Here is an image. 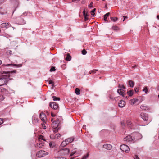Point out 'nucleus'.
I'll use <instances>...</instances> for the list:
<instances>
[{
  "label": "nucleus",
  "mask_w": 159,
  "mask_h": 159,
  "mask_svg": "<svg viewBox=\"0 0 159 159\" xmlns=\"http://www.w3.org/2000/svg\"><path fill=\"white\" fill-rule=\"evenodd\" d=\"M96 10V8H94L91 12V14L92 15V16H95V13H94V12L95 11V10Z\"/></svg>",
  "instance_id": "cd10ccee"
},
{
  "label": "nucleus",
  "mask_w": 159,
  "mask_h": 159,
  "mask_svg": "<svg viewBox=\"0 0 159 159\" xmlns=\"http://www.w3.org/2000/svg\"><path fill=\"white\" fill-rule=\"evenodd\" d=\"M13 65L17 67H21L22 66V64H13Z\"/></svg>",
  "instance_id": "c756f323"
},
{
  "label": "nucleus",
  "mask_w": 159,
  "mask_h": 159,
  "mask_svg": "<svg viewBox=\"0 0 159 159\" xmlns=\"http://www.w3.org/2000/svg\"><path fill=\"white\" fill-rule=\"evenodd\" d=\"M140 108L143 110H147L149 109L148 107L145 106L143 105H141L140 106Z\"/></svg>",
  "instance_id": "dca6fc26"
},
{
  "label": "nucleus",
  "mask_w": 159,
  "mask_h": 159,
  "mask_svg": "<svg viewBox=\"0 0 159 159\" xmlns=\"http://www.w3.org/2000/svg\"><path fill=\"white\" fill-rule=\"evenodd\" d=\"M3 122V120L1 118H0V125L2 124Z\"/></svg>",
  "instance_id": "09e8293b"
},
{
  "label": "nucleus",
  "mask_w": 159,
  "mask_h": 159,
  "mask_svg": "<svg viewBox=\"0 0 159 159\" xmlns=\"http://www.w3.org/2000/svg\"><path fill=\"white\" fill-rule=\"evenodd\" d=\"M87 51L85 49H83L82 51V53L83 55H85L87 53Z\"/></svg>",
  "instance_id": "ea45409f"
},
{
  "label": "nucleus",
  "mask_w": 159,
  "mask_h": 159,
  "mask_svg": "<svg viewBox=\"0 0 159 159\" xmlns=\"http://www.w3.org/2000/svg\"><path fill=\"white\" fill-rule=\"evenodd\" d=\"M117 98V97H116L114 98L113 96H112L111 95L110 96V98L111 100H116Z\"/></svg>",
  "instance_id": "79ce46f5"
},
{
  "label": "nucleus",
  "mask_w": 159,
  "mask_h": 159,
  "mask_svg": "<svg viewBox=\"0 0 159 159\" xmlns=\"http://www.w3.org/2000/svg\"><path fill=\"white\" fill-rule=\"evenodd\" d=\"M59 152L62 155H66L69 153L70 150L68 148H64L60 150Z\"/></svg>",
  "instance_id": "39448f33"
},
{
  "label": "nucleus",
  "mask_w": 159,
  "mask_h": 159,
  "mask_svg": "<svg viewBox=\"0 0 159 159\" xmlns=\"http://www.w3.org/2000/svg\"><path fill=\"white\" fill-rule=\"evenodd\" d=\"M134 90L136 93H137L139 91V88L137 87H135L134 88Z\"/></svg>",
  "instance_id": "2f4dec72"
},
{
  "label": "nucleus",
  "mask_w": 159,
  "mask_h": 159,
  "mask_svg": "<svg viewBox=\"0 0 159 159\" xmlns=\"http://www.w3.org/2000/svg\"><path fill=\"white\" fill-rule=\"evenodd\" d=\"M9 74L7 73V75H3L0 78V86H1L7 83L9 79Z\"/></svg>",
  "instance_id": "f257e3e1"
},
{
  "label": "nucleus",
  "mask_w": 159,
  "mask_h": 159,
  "mask_svg": "<svg viewBox=\"0 0 159 159\" xmlns=\"http://www.w3.org/2000/svg\"><path fill=\"white\" fill-rule=\"evenodd\" d=\"M75 153V152H72V153H71L70 154V156H72Z\"/></svg>",
  "instance_id": "5fc2aeb1"
},
{
  "label": "nucleus",
  "mask_w": 159,
  "mask_h": 159,
  "mask_svg": "<svg viewBox=\"0 0 159 159\" xmlns=\"http://www.w3.org/2000/svg\"><path fill=\"white\" fill-rule=\"evenodd\" d=\"M140 116L145 121H146L148 120V117L147 114L143 113L140 114Z\"/></svg>",
  "instance_id": "0eeeda50"
},
{
  "label": "nucleus",
  "mask_w": 159,
  "mask_h": 159,
  "mask_svg": "<svg viewBox=\"0 0 159 159\" xmlns=\"http://www.w3.org/2000/svg\"><path fill=\"white\" fill-rule=\"evenodd\" d=\"M137 67V66H136V65H134V66H132V68H135V67Z\"/></svg>",
  "instance_id": "4d7b16f0"
},
{
  "label": "nucleus",
  "mask_w": 159,
  "mask_h": 159,
  "mask_svg": "<svg viewBox=\"0 0 159 159\" xmlns=\"http://www.w3.org/2000/svg\"><path fill=\"white\" fill-rule=\"evenodd\" d=\"M113 29L114 30H117L118 29V28L116 26H114L112 27Z\"/></svg>",
  "instance_id": "a19ab883"
},
{
  "label": "nucleus",
  "mask_w": 159,
  "mask_h": 159,
  "mask_svg": "<svg viewBox=\"0 0 159 159\" xmlns=\"http://www.w3.org/2000/svg\"><path fill=\"white\" fill-rule=\"evenodd\" d=\"M85 127H86V126H85H85L84 125V126H83V128H84V129Z\"/></svg>",
  "instance_id": "052dcab7"
},
{
  "label": "nucleus",
  "mask_w": 159,
  "mask_h": 159,
  "mask_svg": "<svg viewBox=\"0 0 159 159\" xmlns=\"http://www.w3.org/2000/svg\"><path fill=\"white\" fill-rule=\"evenodd\" d=\"M112 146L111 145V144H105L103 145V147L104 148L107 150H111L112 148Z\"/></svg>",
  "instance_id": "9d476101"
},
{
  "label": "nucleus",
  "mask_w": 159,
  "mask_h": 159,
  "mask_svg": "<svg viewBox=\"0 0 159 159\" xmlns=\"http://www.w3.org/2000/svg\"><path fill=\"white\" fill-rule=\"evenodd\" d=\"M60 137V134H56L54 136L55 139H58Z\"/></svg>",
  "instance_id": "473e14b6"
},
{
  "label": "nucleus",
  "mask_w": 159,
  "mask_h": 159,
  "mask_svg": "<svg viewBox=\"0 0 159 159\" xmlns=\"http://www.w3.org/2000/svg\"><path fill=\"white\" fill-rule=\"evenodd\" d=\"M27 15V13L26 12H25L23 13L22 15L21 16L22 17L23 16H26Z\"/></svg>",
  "instance_id": "a18cd8bd"
},
{
  "label": "nucleus",
  "mask_w": 159,
  "mask_h": 159,
  "mask_svg": "<svg viewBox=\"0 0 159 159\" xmlns=\"http://www.w3.org/2000/svg\"><path fill=\"white\" fill-rule=\"evenodd\" d=\"M120 148L122 151L126 153L129 152L130 150L129 147L125 144H123L120 145Z\"/></svg>",
  "instance_id": "20e7f679"
},
{
  "label": "nucleus",
  "mask_w": 159,
  "mask_h": 159,
  "mask_svg": "<svg viewBox=\"0 0 159 159\" xmlns=\"http://www.w3.org/2000/svg\"><path fill=\"white\" fill-rule=\"evenodd\" d=\"M75 93L78 95H80V89L78 88H76L75 89Z\"/></svg>",
  "instance_id": "4be33fe9"
},
{
  "label": "nucleus",
  "mask_w": 159,
  "mask_h": 159,
  "mask_svg": "<svg viewBox=\"0 0 159 159\" xmlns=\"http://www.w3.org/2000/svg\"><path fill=\"white\" fill-rule=\"evenodd\" d=\"M56 70L55 67L53 66H52L50 70V72H52L53 71H55Z\"/></svg>",
  "instance_id": "e433bc0d"
},
{
  "label": "nucleus",
  "mask_w": 159,
  "mask_h": 159,
  "mask_svg": "<svg viewBox=\"0 0 159 159\" xmlns=\"http://www.w3.org/2000/svg\"><path fill=\"white\" fill-rule=\"evenodd\" d=\"M42 127L44 129H45L46 128V127L45 125V124L43 123L42 124Z\"/></svg>",
  "instance_id": "de8ad7c7"
},
{
  "label": "nucleus",
  "mask_w": 159,
  "mask_h": 159,
  "mask_svg": "<svg viewBox=\"0 0 159 159\" xmlns=\"http://www.w3.org/2000/svg\"><path fill=\"white\" fill-rule=\"evenodd\" d=\"M133 90H131L128 91L127 92V94L130 96H132L133 94Z\"/></svg>",
  "instance_id": "aec40b11"
},
{
  "label": "nucleus",
  "mask_w": 159,
  "mask_h": 159,
  "mask_svg": "<svg viewBox=\"0 0 159 159\" xmlns=\"http://www.w3.org/2000/svg\"><path fill=\"white\" fill-rule=\"evenodd\" d=\"M51 116L52 117H54L55 116V115L53 114V113H51Z\"/></svg>",
  "instance_id": "6e6d98bb"
},
{
  "label": "nucleus",
  "mask_w": 159,
  "mask_h": 159,
  "mask_svg": "<svg viewBox=\"0 0 159 159\" xmlns=\"http://www.w3.org/2000/svg\"><path fill=\"white\" fill-rule=\"evenodd\" d=\"M111 19L112 21L115 22L117 20L118 18L116 17H112L111 18Z\"/></svg>",
  "instance_id": "7c9ffc66"
},
{
  "label": "nucleus",
  "mask_w": 159,
  "mask_h": 159,
  "mask_svg": "<svg viewBox=\"0 0 159 159\" xmlns=\"http://www.w3.org/2000/svg\"><path fill=\"white\" fill-rule=\"evenodd\" d=\"M124 18V20L125 19H126L127 18V16H123Z\"/></svg>",
  "instance_id": "603ef678"
},
{
  "label": "nucleus",
  "mask_w": 159,
  "mask_h": 159,
  "mask_svg": "<svg viewBox=\"0 0 159 159\" xmlns=\"http://www.w3.org/2000/svg\"><path fill=\"white\" fill-rule=\"evenodd\" d=\"M126 99H128L129 98V96H126Z\"/></svg>",
  "instance_id": "e2e57ef3"
},
{
  "label": "nucleus",
  "mask_w": 159,
  "mask_h": 159,
  "mask_svg": "<svg viewBox=\"0 0 159 159\" xmlns=\"http://www.w3.org/2000/svg\"><path fill=\"white\" fill-rule=\"evenodd\" d=\"M9 24L7 23H3L1 25L2 27L7 28L9 25Z\"/></svg>",
  "instance_id": "412c9836"
},
{
  "label": "nucleus",
  "mask_w": 159,
  "mask_h": 159,
  "mask_svg": "<svg viewBox=\"0 0 159 159\" xmlns=\"http://www.w3.org/2000/svg\"><path fill=\"white\" fill-rule=\"evenodd\" d=\"M49 83L50 84H52V86H54V82L52 80H49Z\"/></svg>",
  "instance_id": "4c0bfd02"
},
{
  "label": "nucleus",
  "mask_w": 159,
  "mask_h": 159,
  "mask_svg": "<svg viewBox=\"0 0 159 159\" xmlns=\"http://www.w3.org/2000/svg\"><path fill=\"white\" fill-rule=\"evenodd\" d=\"M44 146L43 143H37L36 144L35 146L36 148H41Z\"/></svg>",
  "instance_id": "4468645a"
},
{
  "label": "nucleus",
  "mask_w": 159,
  "mask_h": 159,
  "mask_svg": "<svg viewBox=\"0 0 159 159\" xmlns=\"http://www.w3.org/2000/svg\"><path fill=\"white\" fill-rule=\"evenodd\" d=\"M71 56H70V55L68 53L67 54V56L65 58V59L66 61H70L71 59Z\"/></svg>",
  "instance_id": "a211bd4d"
},
{
  "label": "nucleus",
  "mask_w": 159,
  "mask_h": 159,
  "mask_svg": "<svg viewBox=\"0 0 159 159\" xmlns=\"http://www.w3.org/2000/svg\"><path fill=\"white\" fill-rule=\"evenodd\" d=\"M126 124L128 126H129L132 124V122L131 120H128L126 121Z\"/></svg>",
  "instance_id": "a878e982"
},
{
  "label": "nucleus",
  "mask_w": 159,
  "mask_h": 159,
  "mask_svg": "<svg viewBox=\"0 0 159 159\" xmlns=\"http://www.w3.org/2000/svg\"><path fill=\"white\" fill-rule=\"evenodd\" d=\"M49 106L52 108H53L54 110L57 109L58 107V106L56 102H50L49 104Z\"/></svg>",
  "instance_id": "6e6552de"
},
{
  "label": "nucleus",
  "mask_w": 159,
  "mask_h": 159,
  "mask_svg": "<svg viewBox=\"0 0 159 159\" xmlns=\"http://www.w3.org/2000/svg\"><path fill=\"white\" fill-rule=\"evenodd\" d=\"M110 13L108 12V13H107L105 15H104V16H106L107 17L108 16L110 15Z\"/></svg>",
  "instance_id": "8fccbe9b"
},
{
  "label": "nucleus",
  "mask_w": 159,
  "mask_h": 159,
  "mask_svg": "<svg viewBox=\"0 0 159 159\" xmlns=\"http://www.w3.org/2000/svg\"><path fill=\"white\" fill-rule=\"evenodd\" d=\"M40 117L43 123H45L46 122V115L43 113H41L40 115Z\"/></svg>",
  "instance_id": "1a4fd4ad"
},
{
  "label": "nucleus",
  "mask_w": 159,
  "mask_h": 159,
  "mask_svg": "<svg viewBox=\"0 0 159 159\" xmlns=\"http://www.w3.org/2000/svg\"><path fill=\"white\" fill-rule=\"evenodd\" d=\"M59 121L57 119L55 121L53 122L51 124V127L53 128V130L54 133L57 132L59 129L58 128Z\"/></svg>",
  "instance_id": "f03ea898"
},
{
  "label": "nucleus",
  "mask_w": 159,
  "mask_h": 159,
  "mask_svg": "<svg viewBox=\"0 0 159 159\" xmlns=\"http://www.w3.org/2000/svg\"><path fill=\"white\" fill-rule=\"evenodd\" d=\"M117 92L120 94L122 95L123 97H125V93L123 90L118 89L117 90Z\"/></svg>",
  "instance_id": "ddd939ff"
},
{
  "label": "nucleus",
  "mask_w": 159,
  "mask_h": 159,
  "mask_svg": "<svg viewBox=\"0 0 159 159\" xmlns=\"http://www.w3.org/2000/svg\"><path fill=\"white\" fill-rule=\"evenodd\" d=\"M7 55H11L12 53V52L10 50H8L7 52Z\"/></svg>",
  "instance_id": "58836bf2"
},
{
  "label": "nucleus",
  "mask_w": 159,
  "mask_h": 159,
  "mask_svg": "<svg viewBox=\"0 0 159 159\" xmlns=\"http://www.w3.org/2000/svg\"><path fill=\"white\" fill-rule=\"evenodd\" d=\"M98 71V70H93L92 71H89V73L91 74V73H93L94 74L97 71Z\"/></svg>",
  "instance_id": "c85d7f7f"
},
{
  "label": "nucleus",
  "mask_w": 159,
  "mask_h": 159,
  "mask_svg": "<svg viewBox=\"0 0 159 159\" xmlns=\"http://www.w3.org/2000/svg\"><path fill=\"white\" fill-rule=\"evenodd\" d=\"M84 2H83H83H82V3L84 4Z\"/></svg>",
  "instance_id": "338daca9"
},
{
  "label": "nucleus",
  "mask_w": 159,
  "mask_h": 159,
  "mask_svg": "<svg viewBox=\"0 0 159 159\" xmlns=\"http://www.w3.org/2000/svg\"><path fill=\"white\" fill-rule=\"evenodd\" d=\"M157 89L158 90H159V85H158V86L157 87Z\"/></svg>",
  "instance_id": "0e129e2a"
},
{
  "label": "nucleus",
  "mask_w": 159,
  "mask_h": 159,
  "mask_svg": "<svg viewBox=\"0 0 159 159\" xmlns=\"http://www.w3.org/2000/svg\"><path fill=\"white\" fill-rule=\"evenodd\" d=\"M57 159H64V158L63 157H58Z\"/></svg>",
  "instance_id": "864d4df0"
},
{
  "label": "nucleus",
  "mask_w": 159,
  "mask_h": 159,
  "mask_svg": "<svg viewBox=\"0 0 159 159\" xmlns=\"http://www.w3.org/2000/svg\"><path fill=\"white\" fill-rule=\"evenodd\" d=\"M148 90L147 87V86L145 87L143 90V91H144L145 93H146L148 92Z\"/></svg>",
  "instance_id": "bb28decb"
},
{
  "label": "nucleus",
  "mask_w": 159,
  "mask_h": 159,
  "mask_svg": "<svg viewBox=\"0 0 159 159\" xmlns=\"http://www.w3.org/2000/svg\"><path fill=\"white\" fill-rule=\"evenodd\" d=\"M52 98H53V99L54 101L57 100H60V98L59 97H57L56 96H53L52 97Z\"/></svg>",
  "instance_id": "393cba45"
},
{
  "label": "nucleus",
  "mask_w": 159,
  "mask_h": 159,
  "mask_svg": "<svg viewBox=\"0 0 159 159\" xmlns=\"http://www.w3.org/2000/svg\"><path fill=\"white\" fill-rule=\"evenodd\" d=\"M157 18L159 20V15L157 16Z\"/></svg>",
  "instance_id": "13d9d810"
},
{
  "label": "nucleus",
  "mask_w": 159,
  "mask_h": 159,
  "mask_svg": "<svg viewBox=\"0 0 159 159\" xmlns=\"http://www.w3.org/2000/svg\"><path fill=\"white\" fill-rule=\"evenodd\" d=\"M67 144H68V143H67L66 141L65 140L62 142L61 145L62 147H65Z\"/></svg>",
  "instance_id": "b1692460"
},
{
  "label": "nucleus",
  "mask_w": 159,
  "mask_h": 159,
  "mask_svg": "<svg viewBox=\"0 0 159 159\" xmlns=\"http://www.w3.org/2000/svg\"><path fill=\"white\" fill-rule=\"evenodd\" d=\"M10 64H7V65H6V66H10Z\"/></svg>",
  "instance_id": "69168bd1"
},
{
  "label": "nucleus",
  "mask_w": 159,
  "mask_h": 159,
  "mask_svg": "<svg viewBox=\"0 0 159 159\" xmlns=\"http://www.w3.org/2000/svg\"><path fill=\"white\" fill-rule=\"evenodd\" d=\"M88 16V15H87V13H86V14H85V15H84V20L86 21L87 20H88V18L87 17Z\"/></svg>",
  "instance_id": "c9c22d12"
},
{
  "label": "nucleus",
  "mask_w": 159,
  "mask_h": 159,
  "mask_svg": "<svg viewBox=\"0 0 159 159\" xmlns=\"http://www.w3.org/2000/svg\"><path fill=\"white\" fill-rule=\"evenodd\" d=\"M48 153L43 150H40L38 151L36 154L37 157H41L48 155Z\"/></svg>",
  "instance_id": "7ed1b4c3"
},
{
  "label": "nucleus",
  "mask_w": 159,
  "mask_h": 159,
  "mask_svg": "<svg viewBox=\"0 0 159 159\" xmlns=\"http://www.w3.org/2000/svg\"><path fill=\"white\" fill-rule=\"evenodd\" d=\"M93 4V3L92 2H91L90 4L89 5L88 7L90 8H92V7H93L92 4Z\"/></svg>",
  "instance_id": "37998d69"
},
{
  "label": "nucleus",
  "mask_w": 159,
  "mask_h": 159,
  "mask_svg": "<svg viewBox=\"0 0 159 159\" xmlns=\"http://www.w3.org/2000/svg\"><path fill=\"white\" fill-rule=\"evenodd\" d=\"M124 141L127 143H130L132 142L133 139L131 136L128 135L124 139Z\"/></svg>",
  "instance_id": "423d86ee"
},
{
  "label": "nucleus",
  "mask_w": 159,
  "mask_h": 159,
  "mask_svg": "<svg viewBox=\"0 0 159 159\" xmlns=\"http://www.w3.org/2000/svg\"><path fill=\"white\" fill-rule=\"evenodd\" d=\"M18 22L19 24L20 25H23L26 24V21L24 20V19L21 18L18 19Z\"/></svg>",
  "instance_id": "f8f14e48"
},
{
  "label": "nucleus",
  "mask_w": 159,
  "mask_h": 159,
  "mask_svg": "<svg viewBox=\"0 0 159 159\" xmlns=\"http://www.w3.org/2000/svg\"><path fill=\"white\" fill-rule=\"evenodd\" d=\"M131 104L132 105H133L134 103H136L138 101V99H137L134 98L131 100Z\"/></svg>",
  "instance_id": "6ab92c4d"
},
{
  "label": "nucleus",
  "mask_w": 159,
  "mask_h": 159,
  "mask_svg": "<svg viewBox=\"0 0 159 159\" xmlns=\"http://www.w3.org/2000/svg\"><path fill=\"white\" fill-rule=\"evenodd\" d=\"M89 156V154L88 153V154L87 155H85L84 156H83L81 159H86Z\"/></svg>",
  "instance_id": "f704fd0d"
},
{
  "label": "nucleus",
  "mask_w": 159,
  "mask_h": 159,
  "mask_svg": "<svg viewBox=\"0 0 159 159\" xmlns=\"http://www.w3.org/2000/svg\"><path fill=\"white\" fill-rule=\"evenodd\" d=\"M49 146L51 148H52L53 147V146L52 143H49Z\"/></svg>",
  "instance_id": "49530a36"
},
{
  "label": "nucleus",
  "mask_w": 159,
  "mask_h": 159,
  "mask_svg": "<svg viewBox=\"0 0 159 159\" xmlns=\"http://www.w3.org/2000/svg\"><path fill=\"white\" fill-rule=\"evenodd\" d=\"M9 26H10V27H11L13 28V27H12V26L11 25H9Z\"/></svg>",
  "instance_id": "680f3d73"
},
{
  "label": "nucleus",
  "mask_w": 159,
  "mask_h": 159,
  "mask_svg": "<svg viewBox=\"0 0 159 159\" xmlns=\"http://www.w3.org/2000/svg\"><path fill=\"white\" fill-rule=\"evenodd\" d=\"M83 15H85V14H86V11L84 9V11H83Z\"/></svg>",
  "instance_id": "3c124183"
},
{
  "label": "nucleus",
  "mask_w": 159,
  "mask_h": 159,
  "mask_svg": "<svg viewBox=\"0 0 159 159\" xmlns=\"http://www.w3.org/2000/svg\"><path fill=\"white\" fill-rule=\"evenodd\" d=\"M104 20L105 21L107 22V17L104 15Z\"/></svg>",
  "instance_id": "c03bdc74"
},
{
  "label": "nucleus",
  "mask_w": 159,
  "mask_h": 159,
  "mask_svg": "<svg viewBox=\"0 0 159 159\" xmlns=\"http://www.w3.org/2000/svg\"><path fill=\"white\" fill-rule=\"evenodd\" d=\"M66 141L67 143L69 144L70 143H71L74 140V138L72 137L68 138L65 140Z\"/></svg>",
  "instance_id": "2eb2a0df"
},
{
  "label": "nucleus",
  "mask_w": 159,
  "mask_h": 159,
  "mask_svg": "<svg viewBox=\"0 0 159 159\" xmlns=\"http://www.w3.org/2000/svg\"><path fill=\"white\" fill-rule=\"evenodd\" d=\"M2 61L1 60H0V65L2 64Z\"/></svg>",
  "instance_id": "bf43d9fd"
},
{
  "label": "nucleus",
  "mask_w": 159,
  "mask_h": 159,
  "mask_svg": "<svg viewBox=\"0 0 159 159\" xmlns=\"http://www.w3.org/2000/svg\"><path fill=\"white\" fill-rule=\"evenodd\" d=\"M38 139L39 140V141H40V139L43 140L45 141H46V139H45L44 136H43L42 135H40L39 136Z\"/></svg>",
  "instance_id": "5701e85b"
},
{
  "label": "nucleus",
  "mask_w": 159,
  "mask_h": 159,
  "mask_svg": "<svg viewBox=\"0 0 159 159\" xmlns=\"http://www.w3.org/2000/svg\"><path fill=\"white\" fill-rule=\"evenodd\" d=\"M118 87L119 88H123L124 89H125V86H124L122 84H119V86H118Z\"/></svg>",
  "instance_id": "72a5a7b5"
},
{
  "label": "nucleus",
  "mask_w": 159,
  "mask_h": 159,
  "mask_svg": "<svg viewBox=\"0 0 159 159\" xmlns=\"http://www.w3.org/2000/svg\"><path fill=\"white\" fill-rule=\"evenodd\" d=\"M128 84L131 87H133L134 86V82L131 80H129L128 81Z\"/></svg>",
  "instance_id": "f3484780"
},
{
  "label": "nucleus",
  "mask_w": 159,
  "mask_h": 159,
  "mask_svg": "<svg viewBox=\"0 0 159 159\" xmlns=\"http://www.w3.org/2000/svg\"><path fill=\"white\" fill-rule=\"evenodd\" d=\"M158 97L159 98V94L158 95Z\"/></svg>",
  "instance_id": "774afa93"
},
{
  "label": "nucleus",
  "mask_w": 159,
  "mask_h": 159,
  "mask_svg": "<svg viewBox=\"0 0 159 159\" xmlns=\"http://www.w3.org/2000/svg\"><path fill=\"white\" fill-rule=\"evenodd\" d=\"M125 103L124 101L121 100L119 103V106L120 107H123L125 105Z\"/></svg>",
  "instance_id": "9b49d317"
}]
</instances>
